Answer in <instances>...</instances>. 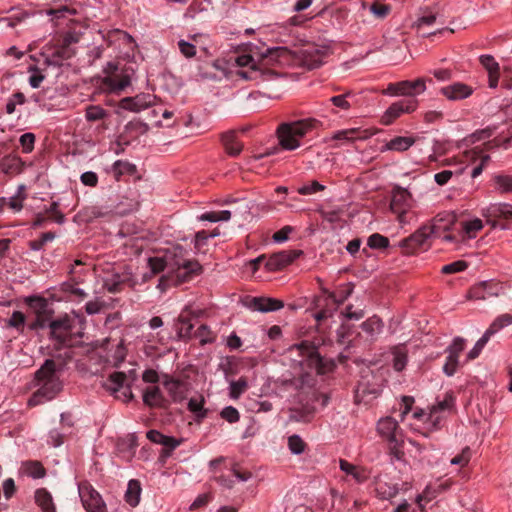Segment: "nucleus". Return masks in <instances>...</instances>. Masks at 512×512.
I'll return each mask as SVG.
<instances>
[{"mask_svg": "<svg viewBox=\"0 0 512 512\" xmlns=\"http://www.w3.org/2000/svg\"><path fill=\"white\" fill-rule=\"evenodd\" d=\"M434 238H439L444 241V236L454 234L457 232L458 223L456 217L451 212L439 213L429 225Z\"/></svg>", "mask_w": 512, "mask_h": 512, "instance_id": "4468645a", "label": "nucleus"}, {"mask_svg": "<svg viewBox=\"0 0 512 512\" xmlns=\"http://www.w3.org/2000/svg\"><path fill=\"white\" fill-rule=\"evenodd\" d=\"M226 204H232L234 207L229 209L228 211H232V215H239L242 218L250 214L251 206L249 201L246 198L242 199H227L225 200Z\"/></svg>", "mask_w": 512, "mask_h": 512, "instance_id": "58836bf2", "label": "nucleus"}, {"mask_svg": "<svg viewBox=\"0 0 512 512\" xmlns=\"http://www.w3.org/2000/svg\"><path fill=\"white\" fill-rule=\"evenodd\" d=\"M361 328L369 337L374 338L382 331L383 322L377 316H373L364 321Z\"/></svg>", "mask_w": 512, "mask_h": 512, "instance_id": "79ce46f5", "label": "nucleus"}, {"mask_svg": "<svg viewBox=\"0 0 512 512\" xmlns=\"http://www.w3.org/2000/svg\"><path fill=\"white\" fill-rule=\"evenodd\" d=\"M285 359L290 362V367L295 376L304 377L312 372L323 373L322 359L314 345L304 341L288 348Z\"/></svg>", "mask_w": 512, "mask_h": 512, "instance_id": "f257e3e1", "label": "nucleus"}, {"mask_svg": "<svg viewBox=\"0 0 512 512\" xmlns=\"http://www.w3.org/2000/svg\"><path fill=\"white\" fill-rule=\"evenodd\" d=\"M488 212L495 217L512 218V205L508 203H495L488 207Z\"/></svg>", "mask_w": 512, "mask_h": 512, "instance_id": "09e8293b", "label": "nucleus"}, {"mask_svg": "<svg viewBox=\"0 0 512 512\" xmlns=\"http://www.w3.org/2000/svg\"><path fill=\"white\" fill-rule=\"evenodd\" d=\"M252 306L255 311L266 313L277 311L283 308L284 304L275 298L257 297L253 299Z\"/></svg>", "mask_w": 512, "mask_h": 512, "instance_id": "bb28decb", "label": "nucleus"}, {"mask_svg": "<svg viewBox=\"0 0 512 512\" xmlns=\"http://www.w3.org/2000/svg\"><path fill=\"white\" fill-rule=\"evenodd\" d=\"M140 494V483L137 480H130L128 482L127 490L125 492L126 502L132 507L137 506L140 501Z\"/></svg>", "mask_w": 512, "mask_h": 512, "instance_id": "4c0bfd02", "label": "nucleus"}, {"mask_svg": "<svg viewBox=\"0 0 512 512\" xmlns=\"http://www.w3.org/2000/svg\"><path fill=\"white\" fill-rule=\"evenodd\" d=\"M366 8H368L369 12L376 19H380V20L386 18L391 11L390 5L381 3L379 1L373 2L370 6L363 4V9H366Z\"/></svg>", "mask_w": 512, "mask_h": 512, "instance_id": "de8ad7c7", "label": "nucleus"}, {"mask_svg": "<svg viewBox=\"0 0 512 512\" xmlns=\"http://www.w3.org/2000/svg\"><path fill=\"white\" fill-rule=\"evenodd\" d=\"M142 398L149 407H160L164 403V397L158 385H148L143 390Z\"/></svg>", "mask_w": 512, "mask_h": 512, "instance_id": "cd10ccee", "label": "nucleus"}, {"mask_svg": "<svg viewBox=\"0 0 512 512\" xmlns=\"http://www.w3.org/2000/svg\"><path fill=\"white\" fill-rule=\"evenodd\" d=\"M474 88L463 82H453L440 88L439 93L449 101H461L469 98Z\"/></svg>", "mask_w": 512, "mask_h": 512, "instance_id": "f3484780", "label": "nucleus"}, {"mask_svg": "<svg viewBox=\"0 0 512 512\" xmlns=\"http://www.w3.org/2000/svg\"><path fill=\"white\" fill-rule=\"evenodd\" d=\"M147 264L151 270L150 276L155 275L164 269L168 270V263L164 254L148 258Z\"/></svg>", "mask_w": 512, "mask_h": 512, "instance_id": "603ef678", "label": "nucleus"}, {"mask_svg": "<svg viewBox=\"0 0 512 512\" xmlns=\"http://www.w3.org/2000/svg\"><path fill=\"white\" fill-rule=\"evenodd\" d=\"M147 438L164 447L163 456L168 457L170 453L181 445L182 440L172 436L164 435L157 430H149L146 434Z\"/></svg>", "mask_w": 512, "mask_h": 512, "instance_id": "6ab92c4d", "label": "nucleus"}, {"mask_svg": "<svg viewBox=\"0 0 512 512\" xmlns=\"http://www.w3.org/2000/svg\"><path fill=\"white\" fill-rule=\"evenodd\" d=\"M264 56L282 66L295 64L296 51L292 52L286 47L268 48Z\"/></svg>", "mask_w": 512, "mask_h": 512, "instance_id": "aec40b11", "label": "nucleus"}, {"mask_svg": "<svg viewBox=\"0 0 512 512\" xmlns=\"http://www.w3.org/2000/svg\"><path fill=\"white\" fill-rule=\"evenodd\" d=\"M25 198L24 186H19L16 194L8 199L7 205L13 211L19 212L23 207V201Z\"/></svg>", "mask_w": 512, "mask_h": 512, "instance_id": "4d7b16f0", "label": "nucleus"}, {"mask_svg": "<svg viewBox=\"0 0 512 512\" xmlns=\"http://www.w3.org/2000/svg\"><path fill=\"white\" fill-rule=\"evenodd\" d=\"M36 379L41 387L31 396L29 406H36L54 398L61 388V384L55 375V363L48 359L36 372Z\"/></svg>", "mask_w": 512, "mask_h": 512, "instance_id": "f03ea898", "label": "nucleus"}, {"mask_svg": "<svg viewBox=\"0 0 512 512\" xmlns=\"http://www.w3.org/2000/svg\"><path fill=\"white\" fill-rule=\"evenodd\" d=\"M247 387L248 383L244 378L231 381L229 385V397L234 400L238 399L246 391Z\"/></svg>", "mask_w": 512, "mask_h": 512, "instance_id": "5fc2aeb1", "label": "nucleus"}, {"mask_svg": "<svg viewBox=\"0 0 512 512\" xmlns=\"http://www.w3.org/2000/svg\"><path fill=\"white\" fill-rule=\"evenodd\" d=\"M78 492L82 505L87 512H107V506L102 496L90 484H80Z\"/></svg>", "mask_w": 512, "mask_h": 512, "instance_id": "f8f14e48", "label": "nucleus"}, {"mask_svg": "<svg viewBox=\"0 0 512 512\" xmlns=\"http://www.w3.org/2000/svg\"><path fill=\"white\" fill-rule=\"evenodd\" d=\"M467 268H468L467 262H465L463 260H458L453 263L444 265L441 268V272L444 274H454V273L465 271Z\"/></svg>", "mask_w": 512, "mask_h": 512, "instance_id": "0e129e2a", "label": "nucleus"}, {"mask_svg": "<svg viewBox=\"0 0 512 512\" xmlns=\"http://www.w3.org/2000/svg\"><path fill=\"white\" fill-rule=\"evenodd\" d=\"M232 217V211L222 210V211H211L205 212L197 217L199 221H209L212 223L228 221Z\"/></svg>", "mask_w": 512, "mask_h": 512, "instance_id": "a18cd8bd", "label": "nucleus"}, {"mask_svg": "<svg viewBox=\"0 0 512 512\" xmlns=\"http://www.w3.org/2000/svg\"><path fill=\"white\" fill-rule=\"evenodd\" d=\"M414 198L408 188L393 187L391 191L390 210L396 216L400 225L410 224L412 217L409 212L413 208Z\"/></svg>", "mask_w": 512, "mask_h": 512, "instance_id": "39448f33", "label": "nucleus"}, {"mask_svg": "<svg viewBox=\"0 0 512 512\" xmlns=\"http://www.w3.org/2000/svg\"><path fill=\"white\" fill-rule=\"evenodd\" d=\"M415 143L414 138L408 136H397L390 141L386 142L381 148L382 152L385 151H396L404 152L408 150Z\"/></svg>", "mask_w": 512, "mask_h": 512, "instance_id": "c85d7f7f", "label": "nucleus"}, {"mask_svg": "<svg viewBox=\"0 0 512 512\" xmlns=\"http://www.w3.org/2000/svg\"><path fill=\"white\" fill-rule=\"evenodd\" d=\"M512 324V315L510 314H502L498 316L489 328L484 332L488 337L493 336L503 328Z\"/></svg>", "mask_w": 512, "mask_h": 512, "instance_id": "37998d69", "label": "nucleus"}, {"mask_svg": "<svg viewBox=\"0 0 512 512\" xmlns=\"http://www.w3.org/2000/svg\"><path fill=\"white\" fill-rule=\"evenodd\" d=\"M193 330V324L186 319H179L177 326V335L179 338L184 339L190 337Z\"/></svg>", "mask_w": 512, "mask_h": 512, "instance_id": "774afa93", "label": "nucleus"}, {"mask_svg": "<svg viewBox=\"0 0 512 512\" xmlns=\"http://www.w3.org/2000/svg\"><path fill=\"white\" fill-rule=\"evenodd\" d=\"M419 102L416 98H407L392 103L384 112L381 122L390 125L402 114H411L417 110Z\"/></svg>", "mask_w": 512, "mask_h": 512, "instance_id": "ddd939ff", "label": "nucleus"}, {"mask_svg": "<svg viewBox=\"0 0 512 512\" xmlns=\"http://www.w3.org/2000/svg\"><path fill=\"white\" fill-rule=\"evenodd\" d=\"M135 171L136 167L134 164L123 160L115 161L110 169V172L116 180H119L122 175L134 174Z\"/></svg>", "mask_w": 512, "mask_h": 512, "instance_id": "a19ab883", "label": "nucleus"}, {"mask_svg": "<svg viewBox=\"0 0 512 512\" xmlns=\"http://www.w3.org/2000/svg\"><path fill=\"white\" fill-rule=\"evenodd\" d=\"M35 501L43 512H56L52 495L46 489H38L35 492Z\"/></svg>", "mask_w": 512, "mask_h": 512, "instance_id": "473e14b6", "label": "nucleus"}, {"mask_svg": "<svg viewBox=\"0 0 512 512\" xmlns=\"http://www.w3.org/2000/svg\"><path fill=\"white\" fill-rule=\"evenodd\" d=\"M106 83L112 91L120 92L130 85V77L123 75L120 78L109 77L106 79Z\"/></svg>", "mask_w": 512, "mask_h": 512, "instance_id": "6e6d98bb", "label": "nucleus"}, {"mask_svg": "<svg viewBox=\"0 0 512 512\" xmlns=\"http://www.w3.org/2000/svg\"><path fill=\"white\" fill-rule=\"evenodd\" d=\"M235 63L239 68L236 74L245 80L266 81L277 76L270 71H262L255 66V61L250 55H240L236 58Z\"/></svg>", "mask_w": 512, "mask_h": 512, "instance_id": "9d476101", "label": "nucleus"}, {"mask_svg": "<svg viewBox=\"0 0 512 512\" xmlns=\"http://www.w3.org/2000/svg\"><path fill=\"white\" fill-rule=\"evenodd\" d=\"M367 245L372 249H383L389 246V240L379 233H374L368 237Z\"/></svg>", "mask_w": 512, "mask_h": 512, "instance_id": "13d9d810", "label": "nucleus"}, {"mask_svg": "<svg viewBox=\"0 0 512 512\" xmlns=\"http://www.w3.org/2000/svg\"><path fill=\"white\" fill-rule=\"evenodd\" d=\"M451 405V397H446L443 401H440L429 408L428 417L431 420V423L428 424V431L435 430L438 427L444 413L450 409Z\"/></svg>", "mask_w": 512, "mask_h": 512, "instance_id": "4be33fe9", "label": "nucleus"}, {"mask_svg": "<svg viewBox=\"0 0 512 512\" xmlns=\"http://www.w3.org/2000/svg\"><path fill=\"white\" fill-rule=\"evenodd\" d=\"M22 474L34 478L39 479L45 476V469L42 464L38 461H26L21 465Z\"/></svg>", "mask_w": 512, "mask_h": 512, "instance_id": "f704fd0d", "label": "nucleus"}, {"mask_svg": "<svg viewBox=\"0 0 512 512\" xmlns=\"http://www.w3.org/2000/svg\"><path fill=\"white\" fill-rule=\"evenodd\" d=\"M495 190L499 193H512V175L498 174L493 177Z\"/></svg>", "mask_w": 512, "mask_h": 512, "instance_id": "49530a36", "label": "nucleus"}, {"mask_svg": "<svg viewBox=\"0 0 512 512\" xmlns=\"http://www.w3.org/2000/svg\"><path fill=\"white\" fill-rule=\"evenodd\" d=\"M379 436L387 441L391 448H398L403 443V433L398 422L390 417H382L377 422Z\"/></svg>", "mask_w": 512, "mask_h": 512, "instance_id": "9b49d317", "label": "nucleus"}, {"mask_svg": "<svg viewBox=\"0 0 512 512\" xmlns=\"http://www.w3.org/2000/svg\"><path fill=\"white\" fill-rule=\"evenodd\" d=\"M298 255L299 253L296 251H281L279 253H275L267 261V267L270 270H279L293 262Z\"/></svg>", "mask_w": 512, "mask_h": 512, "instance_id": "5701e85b", "label": "nucleus"}, {"mask_svg": "<svg viewBox=\"0 0 512 512\" xmlns=\"http://www.w3.org/2000/svg\"><path fill=\"white\" fill-rule=\"evenodd\" d=\"M392 365L396 371H402L407 364V350L404 346L391 349Z\"/></svg>", "mask_w": 512, "mask_h": 512, "instance_id": "e433bc0d", "label": "nucleus"}, {"mask_svg": "<svg viewBox=\"0 0 512 512\" xmlns=\"http://www.w3.org/2000/svg\"><path fill=\"white\" fill-rule=\"evenodd\" d=\"M465 157L470 161L479 160V163L476 164L471 171L472 178L478 177L482 173L483 168L490 160L489 155L483 154L479 147H474L473 149L466 151Z\"/></svg>", "mask_w": 512, "mask_h": 512, "instance_id": "a878e982", "label": "nucleus"}, {"mask_svg": "<svg viewBox=\"0 0 512 512\" xmlns=\"http://www.w3.org/2000/svg\"><path fill=\"white\" fill-rule=\"evenodd\" d=\"M484 228L483 221L479 218L464 220L458 223L457 232L444 236V241L455 244L456 249L475 239L477 234Z\"/></svg>", "mask_w": 512, "mask_h": 512, "instance_id": "6e6552de", "label": "nucleus"}, {"mask_svg": "<svg viewBox=\"0 0 512 512\" xmlns=\"http://www.w3.org/2000/svg\"><path fill=\"white\" fill-rule=\"evenodd\" d=\"M494 284L492 282H483L474 288L473 293L476 298L485 299L487 297L498 296V289H493Z\"/></svg>", "mask_w": 512, "mask_h": 512, "instance_id": "8fccbe9b", "label": "nucleus"}, {"mask_svg": "<svg viewBox=\"0 0 512 512\" xmlns=\"http://www.w3.org/2000/svg\"><path fill=\"white\" fill-rule=\"evenodd\" d=\"M346 296H343L341 298H338L334 293H325L323 296V301L325 302L326 306L329 308L323 309L319 312H317L314 317L317 321L326 319L328 317H331L333 312L338 308L340 304H342L345 300Z\"/></svg>", "mask_w": 512, "mask_h": 512, "instance_id": "b1692460", "label": "nucleus"}, {"mask_svg": "<svg viewBox=\"0 0 512 512\" xmlns=\"http://www.w3.org/2000/svg\"><path fill=\"white\" fill-rule=\"evenodd\" d=\"M26 322L25 315L20 311H14L11 317L7 320V326L13 327L17 330L22 331Z\"/></svg>", "mask_w": 512, "mask_h": 512, "instance_id": "e2e57ef3", "label": "nucleus"}, {"mask_svg": "<svg viewBox=\"0 0 512 512\" xmlns=\"http://www.w3.org/2000/svg\"><path fill=\"white\" fill-rule=\"evenodd\" d=\"M126 381L127 377L124 373L114 372L105 381L104 386L112 394H115L117 398L123 401H130L133 398V394Z\"/></svg>", "mask_w": 512, "mask_h": 512, "instance_id": "dca6fc26", "label": "nucleus"}, {"mask_svg": "<svg viewBox=\"0 0 512 512\" xmlns=\"http://www.w3.org/2000/svg\"><path fill=\"white\" fill-rule=\"evenodd\" d=\"M74 321L68 315L61 316L55 320H50L47 327L50 328L51 338L59 344H66L71 335Z\"/></svg>", "mask_w": 512, "mask_h": 512, "instance_id": "2eb2a0df", "label": "nucleus"}, {"mask_svg": "<svg viewBox=\"0 0 512 512\" xmlns=\"http://www.w3.org/2000/svg\"><path fill=\"white\" fill-rule=\"evenodd\" d=\"M188 409L198 419L206 417V410L204 409V398L202 396L192 397L188 402Z\"/></svg>", "mask_w": 512, "mask_h": 512, "instance_id": "3c124183", "label": "nucleus"}, {"mask_svg": "<svg viewBox=\"0 0 512 512\" xmlns=\"http://www.w3.org/2000/svg\"><path fill=\"white\" fill-rule=\"evenodd\" d=\"M198 35H189L187 40L181 39L178 47L183 56L192 58L196 55V46L198 44Z\"/></svg>", "mask_w": 512, "mask_h": 512, "instance_id": "c9c22d12", "label": "nucleus"}, {"mask_svg": "<svg viewBox=\"0 0 512 512\" xmlns=\"http://www.w3.org/2000/svg\"><path fill=\"white\" fill-rule=\"evenodd\" d=\"M222 142L228 154L231 156L238 155L242 150V145L237 141L236 135L233 132L225 133L222 136Z\"/></svg>", "mask_w": 512, "mask_h": 512, "instance_id": "c03bdc74", "label": "nucleus"}, {"mask_svg": "<svg viewBox=\"0 0 512 512\" xmlns=\"http://www.w3.org/2000/svg\"><path fill=\"white\" fill-rule=\"evenodd\" d=\"M28 72L30 73L29 80H28L29 85L34 89L39 88L41 83L45 79V76L43 75V73L36 66L29 67Z\"/></svg>", "mask_w": 512, "mask_h": 512, "instance_id": "052dcab7", "label": "nucleus"}, {"mask_svg": "<svg viewBox=\"0 0 512 512\" xmlns=\"http://www.w3.org/2000/svg\"><path fill=\"white\" fill-rule=\"evenodd\" d=\"M353 98L354 95L351 92H347L341 95L331 97L330 101L335 107L343 111H348L352 106L351 100Z\"/></svg>", "mask_w": 512, "mask_h": 512, "instance_id": "864d4df0", "label": "nucleus"}, {"mask_svg": "<svg viewBox=\"0 0 512 512\" xmlns=\"http://www.w3.org/2000/svg\"><path fill=\"white\" fill-rule=\"evenodd\" d=\"M480 62L488 72L489 76V87L496 88L499 80V64L491 55L480 56Z\"/></svg>", "mask_w": 512, "mask_h": 512, "instance_id": "393cba45", "label": "nucleus"}, {"mask_svg": "<svg viewBox=\"0 0 512 512\" xmlns=\"http://www.w3.org/2000/svg\"><path fill=\"white\" fill-rule=\"evenodd\" d=\"M164 387L175 402H180L186 397V386L180 381L174 379L166 380Z\"/></svg>", "mask_w": 512, "mask_h": 512, "instance_id": "7c9ffc66", "label": "nucleus"}, {"mask_svg": "<svg viewBox=\"0 0 512 512\" xmlns=\"http://www.w3.org/2000/svg\"><path fill=\"white\" fill-rule=\"evenodd\" d=\"M319 122L307 118L291 123H284L277 130L280 146L285 150H295L300 147V139L318 126Z\"/></svg>", "mask_w": 512, "mask_h": 512, "instance_id": "20e7f679", "label": "nucleus"}, {"mask_svg": "<svg viewBox=\"0 0 512 512\" xmlns=\"http://www.w3.org/2000/svg\"><path fill=\"white\" fill-rule=\"evenodd\" d=\"M466 341L464 338L456 337L453 339L452 343L447 347L446 352L449 355L455 356L459 358L462 351L465 349Z\"/></svg>", "mask_w": 512, "mask_h": 512, "instance_id": "680f3d73", "label": "nucleus"}, {"mask_svg": "<svg viewBox=\"0 0 512 512\" xmlns=\"http://www.w3.org/2000/svg\"><path fill=\"white\" fill-rule=\"evenodd\" d=\"M368 138V134L366 132H362L359 128H350L343 129L335 132L331 139L339 140V141H355V140H363Z\"/></svg>", "mask_w": 512, "mask_h": 512, "instance_id": "2f4dec72", "label": "nucleus"}, {"mask_svg": "<svg viewBox=\"0 0 512 512\" xmlns=\"http://www.w3.org/2000/svg\"><path fill=\"white\" fill-rule=\"evenodd\" d=\"M339 466L341 471L351 476L357 483H363L368 479V472L359 466H356L346 460H340Z\"/></svg>", "mask_w": 512, "mask_h": 512, "instance_id": "c756f323", "label": "nucleus"}, {"mask_svg": "<svg viewBox=\"0 0 512 512\" xmlns=\"http://www.w3.org/2000/svg\"><path fill=\"white\" fill-rule=\"evenodd\" d=\"M25 302L35 315V320L30 324L31 330L46 328L52 316V309L48 301L41 296H29Z\"/></svg>", "mask_w": 512, "mask_h": 512, "instance_id": "1a4fd4ad", "label": "nucleus"}, {"mask_svg": "<svg viewBox=\"0 0 512 512\" xmlns=\"http://www.w3.org/2000/svg\"><path fill=\"white\" fill-rule=\"evenodd\" d=\"M137 443L134 436L122 439L117 444V449L123 458L129 460L133 457Z\"/></svg>", "mask_w": 512, "mask_h": 512, "instance_id": "ea45409f", "label": "nucleus"}, {"mask_svg": "<svg viewBox=\"0 0 512 512\" xmlns=\"http://www.w3.org/2000/svg\"><path fill=\"white\" fill-rule=\"evenodd\" d=\"M288 447L292 454L300 455L304 452L306 444L299 435H292L288 438Z\"/></svg>", "mask_w": 512, "mask_h": 512, "instance_id": "bf43d9fd", "label": "nucleus"}, {"mask_svg": "<svg viewBox=\"0 0 512 512\" xmlns=\"http://www.w3.org/2000/svg\"><path fill=\"white\" fill-rule=\"evenodd\" d=\"M164 255L168 263V271L176 273L180 281H186L202 272L201 265L196 260L189 259V252L180 245L167 249Z\"/></svg>", "mask_w": 512, "mask_h": 512, "instance_id": "7ed1b4c3", "label": "nucleus"}, {"mask_svg": "<svg viewBox=\"0 0 512 512\" xmlns=\"http://www.w3.org/2000/svg\"><path fill=\"white\" fill-rule=\"evenodd\" d=\"M398 88L399 96L415 98L416 96L421 95L426 91V81L423 78H418L413 81H399Z\"/></svg>", "mask_w": 512, "mask_h": 512, "instance_id": "412c9836", "label": "nucleus"}, {"mask_svg": "<svg viewBox=\"0 0 512 512\" xmlns=\"http://www.w3.org/2000/svg\"><path fill=\"white\" fill-rule=\"evenodd\" d=\"M210 469L213 472L214 479L225 488H232L234 479L245 482L250 479V473H242L235 468L231 462H227L225 458L220 457L210 461Z\"/></svg>", "mask_w": 512, "mask_h": 512, "instance_id": "423d86ee", "label": "nucleus"}, {"mask_svg": "<svg viewBox=\"0 0 512 512\" xmlns=\"http://www.w3.org/2000/svg\"><path fill=\"white\" fill-rule=\"evenodd\" d=\"M154 103V96L149 93H140L134 97H125L119 102V107L123 110L138 113Z\"/></svg>", "mask_w": 512, "mask_h": 512, "instance_id": "a211bd4d", "label": "nucleus"}, {"mask_svg": "<svg viewBox=\"0 0 512 512\" xmlns=\"http://www.w3.org/2000/svg\"><path fill=\"white\" fill-rule=\"evenodd\" d=\"M332 53V42L321 41L301 47L296 51L297 57L302 65L309 69L316 68L323 63V60Z\"/></svg>", "mask_w": 512, "mask_h": 512, "instance_id": "0eeeda50", "label": "nucleus"}, {"mask_svg": "<svg viewBox=\"0 0 512 512\" xmlns=\"http://www.w3.org/2000/svg\"><path fill=\"white\" fill-rule=\"evenodd\" d=\"M325 186L320 184L318 181H312L311 183L301 185L297 192L301 195H311L319 191L324 190Z\"/></svg>", "mask_w": 512, "mask_h": 512, "instance_id": "69168bd1", "label": "nucleus"}, {"mask_svg": "<svg viewBox=\"0 0 512 512\" xmlns=\"http://www.w3.org/2000/svg\"><path fill=\"white\" fill-rule=\"evenodd\" d=\"M490 337H488L485 333L482 337L475 343L474 347L468 352L467 360H473L479 356L484 346L489 341Z\"/></svg>", "mask_w": 512, "mask_h": 512, "instance_id": "338daca9", "label": "nucleus"}, {"mask_svg": "<svg viewBox=\"0 0 512 512\" xmlns=\"http://www.w3.org/2000/svg\"><path fill=\"white\" fill-rule=\"evenodd\" d=\"M432 237H434V233H432L430 226L424 225L410 236V240H412L416 249L427 245L429 239Z\"/></svg>", "mask_w": 512, "mask_h": 512, "instance_id": "72a5a7b5", "label": "nucleus"}]
</instances>
